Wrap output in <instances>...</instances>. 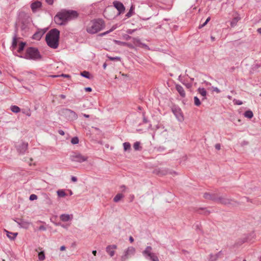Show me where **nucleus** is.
Returning <instances> with one entry per match:
<instances>
[{
  "label": "nucleus",
  "mask_w": 261,
  "mask_h": 261,
  "mask_svg": "<svg viewBox=\"0 0 261 261\" xmlns=\"http://www.w3.org/2000/svg\"><path fill=\"white\" fill-rule=\"evenodd\" d=\"M110 33V31H106V32H103V33H102L100 34H99V36H105V35H106L108 34H109V33Z\"/></svg>",
  "instance_id": "46"
},
{
  "label": "nucleus",
  "mask_w": 261,
  "mask_h": 261,
  "mask_svg": "<svg viewBox=\"0 0 261 261\" xmlns=\"http://www.w3.org/2000/svg\"><path fill=\"white\" fill-rule=\"evenodd\" d=\"M123 197V195L121 193L117 194L114 198L113 201L115 202H118L120 199Z\"/></svg>",
  "instance_id": "29"
},
{
  "label": "nucleus",
  "mask_w": 261,
  "mask_h": 261,
  "mask_svg": "<svg viewBox=\"0 0 261 261\" xmlns=\"http://www.w3.org/2000/svg\"><path fill=\"white\" fill-rule=\"evenodd\" d=\"M37 199V196L35 194H31L29 197V199L31 201L36 200Z\"/></svg>",
  "instance_id": "43"
},
{
  "label": "nucleus",
  "mask_w": 261,
  "mask_h": 261,
  "mask_svg": "<svg viewBox=\"0 0 261 261\" xmlns=\"http://www.w3.org/2000/svg\"><path fill=\"white\" fill-rule=\"evenodd\" d=\"M194 211L200 214H203L205 216H207L210 214V212L208 210H206L205 208L203 207L195 208Z\"/></svg>",
  "instance_id": "17"
},
{
  "label": "nucleus",
  "mask_w": 261,
  "mask_h": 261,
  "mask_svg": "<svg viewBox=\"0 0 261 261\" xmlns=\"http://www.w3.org/2000/svg\"><path fill=\"white\" fill-rule=\"evenodd\" d=\"M65 248H66L65 246H62L60 247V250H61V251H64V250H65Z\"/></svg>",
  "instance_id": "57"
},
{
  "label": "nucleus",
  "mask_w": 261,
  "mask_h": 261,
  "mask_svg": "<svg viewBox=\"0 0 261 261\" xmlns=\"http://www.w3.org/2000/svg\"><path fill=\"white\" fill-rule=\"evenodd\" d=\"M213 91L216 92L217 93L220 92V90L217 87H213Z\"/></svg>",
  "instance_id": "48"
},
{
  "label": "nucleus",
  "mask_w": 261,
  "mask_h": 261,
  "mask_svg": "<svg viewBox=\"0 0 261 261\" xmlns=\"http://www.w3.org/2000/svg\"><path fill=\"white\" fill-rule=\"evenodd\" d=\"M28 19V18L27 16L25 15V14L21 13L19 14L17 23H21L22 24L21 27V29L22 30L25 28L24 25L27 23Z\"/></svg>",
  "instance_id": "11"
},
{
  "label": "nucleus",
  "mask_w": 261,
  "mask_h": 261,
  "mask_svg": "<svg viewBox=\"0 0 261 261\" xmlns=\"http://www.w3.org/2000/svg\"><path fill=\"white\" fill-rule=\"evenodd\" d=\"M244 115L245 117L251 119L253 117V114L251 110H247L245 112Z\"/></svg>",
  "instance_id": "28"
},
{
  "label": "nucleus",
  "mask_w": 261,
  "mask_h": 261,
  "mask_svg": "<svg viewBox=\"0 0 261 261\" xmlns=\"http://www.w3.org/2000/svg\"><path fill=\"white\" fill-rule=\"evenodd\" d=\"M85 90L86 92H91L92 91V88L91 87H86L85 88Z\"/></svg>",
  "instance_id": "54"
},
{
  "label": "nucleus",
  "mask_w": 261,
  "mask_h": 261,
  "mask_svg": "<svg viewBox=\"0 0 261 261\" xmlns=\"http://www.w3.org/2000/svg\"><path fill=\"white\" fill-rule=\"evenodd\" d=\"M114 42L115 43V44H117V45H121V46H127L130 48H134V47L133 46V45L131 43H127V42H122V41H119V40H114Z\"/></svg>",
  "instance_id": "19"
},
{
  "label": "nucleus",
  "mask_w": 261,
  "mask_h": 261,
  "mask_svg": "<svg viewBox=\"0 0 261 261\" xmlns=\"http://www.w3.org/2000/svg\"><path fill=\"white\" fill-rule=\"evenodd\" d=\"M114 7L118 11L119 14L124 13L125 7L123 4L117 1H115L113 3Z\"/></svg>",
  "instance_id": "12"
},
{
  "label": "nucleus",
  "mask_w": 261,
  "mask_h": 261,
  "mask_svg": "<svg viewBox=\"0 0 261 261\" xmlns=\"http://www.w3.org/2000/svg\"><path fill=\"white\" fill-rule=\"evenodd\" d=\"M58 133H59V134L60 135H62V136H64V135H65V133H64V132L63 130H62V129H59V130H58Z\"/></svg>",
  "instance_id": "49"
},
{
  "label": "nucleus",
  "mask_w": 261,
  "mask_h": 261,
  "mask_svg": "<svg viewBox=\"0 0 261 261\" xmlns=\"http://www.w3.org/2000/svg\"><path fill=\"white\" fill-rule=\"evenodd\" d=\"M18 43V37H17V28L16 27V30L15 31L14 35L13 37V40L12 42V45L11 46V49L12 51H14L16 49Z\"/></svg>",
  "instance_id": "13"
},
{
  "label": "nucleus",
  "mask_w": 261,
  "mask_h": 261,
  "mask_svg": "<svg viewBox=\"0 0 261 261\" xmlns=\"http://www.w3.org/2000/svg\"><path fill=\"white\" fill-rule=\"evenodd\" d=\"M257 32L258 33H259V34L261 35V28H258L257 30Z\"/></svg>",
  "instance_id": "62"
},
{
  "label": "nucleus",
  "mask_w": 261,
  "mask_h": 261,
  "mask_svg": "<svg viewBox=\"0 0 261 261\" xmlns=\"http://www.w3.org/2000/svg\"><path fill=\"white\" fill-rule=\"evenodd\" d=\"M134 31H135V30H128L127 31V32L128 34H132Z\"/></svg>",
  "instance_id": "59"
},
{
  "label": "nucleus",
  "mask_w": 261,
  "mask_h": 261,
  "mask_svg": "<svg viewBox=\"0 0 261 261\" xmlns=\"http://www.w3.org/2000/svg\"><path fill=\"white\" fill-rule=\"evenodd\" d=\"M135 252V249L133 247H128L124 252V254L122 256V260L124 261L127 259L129 255H133Z\"/></svg>",
  "instance_id": "10"
},
{
  "label": "nucleus",
  "mask_w": 261,
  "mask_h": 261,
  "mask_svg": "<svg viewBox=\"0 0 261 261\" xmlns=\"http://www.w3.org/2000/svg\"><path fill=\"white\" fill-rule=\"evenodd\" d=\"M57 194L59 197H64L66 195L65 191L63 190H60L57 191Z\"/></svg>",
  "instance_id": "39"
},
{
  "label": "nucleus",
  "mask_w": 261,
  "mask_h": 261,
  "mask_svg": "<svg viewBox=\"0 0 261 261\" xmlns=\"http://www.w3.org/2000/svg\"><path fill=\"white\" fill-rule=\"evenodd\" d=\"M233 102L234 105H241L243 104V102L242 101H241L240 100L236 99H233Z\"/></svg>",
  "instance_id": "44"
},
{
  "label": "nucleus",
  "mask_w": 261,
  "mask_h": 261,
  "mask_svg": "<svg viewBox=\"0 0 261 261\" xmlns=\"http://www.w3.org/2000/svg\"><path fill=\"white\" fill-rule=\"evenodd\" d=\"M220 148H221V146H220V144H216L215 145V148L217 149V150H220Z\"/></svg>",
  "instance_id": "51"
},
{
  "label": "nucleus",
  "mask_w": 261,
  "mask_h": 261,
  "mask_svg": "<svg viewBox=\"0 0 261 261\" xmlns=\"http://www.w3.org/2000/svg\"><path fill=\"white\" fill-rule=\"evenodd\" d=\"M25 45H26V43L25 42H20L19 43V44L18 48L17 51L18 53H21L23 50Z\"/></svg>",
  "instance_id": "27"
},
{
  "label": "nucleus",
  "mask_w": 261,
  "mask_h": 261,
  "mask_svg": "<svg viewBox=\"0 0 261 261\" xmlns=\"http://www.w3.org/2000/svg\"><path fill=\"white\" fill-rule=\"evenodd\" d=\"M60 97L62 98V99H65L66 98V96L64 94H61L60 95Z\"/></svg>",
  "instance_id": "60"
},
{
  "label": "nucleus",
  "mask_w": 261,
  "mask_h": 261,
  "mask_svg": "<svg viewBox=\"0 0 261 261\" xmlns=\"http://www.w3.org/2000/svg\"><path fill=\"white\" fill-rule=\"evenodd\" d=\"M203 197L208 200H211L217 202L218 196L215 194H210L208 193H205L203 195Z\"/></svg>",
  "instance_id": "15"
},
{
  "label": "nucleus",
  "mask_w": 261,
  "mask_h": 261,
  "mask_svg": "<svg viewBox=\"0 0 261 261\" xmlns=\"http://www.w3.org/2000/svg\"><path fill=\"white\" fill-rule=\"evenodd\" d=\"M152 248L151 246H147L145 250L142 252V254L145 258L150 261H160L157 255L152 252Z\"/></svg>",
  "instance_id": "5"
},
{
  "label": "nucleus",
  "mask_w": 261,
  "mask_h": 261,
  "mask_svg": "<svg viewBox=\"0 0 261 261\" xmlns=\"http://www.w3.org/2000/svg\"><path fill=\"white\" fill-rule=\"evenodd\" d=\"M42 6V3L39 1H36L32 3L31 8L33 12L37 11L38 9L40 8Z\"/></svg>",
  "instance_id": "14"
},
{
  "label": "nucleus",
  "mask_w": 261,
  "mask_h": 261,
  "mask_svg": "<svg viewBox=\"0 0 261 261\" xmlns=\"http://www.w3.org/2000/svg\"><path fill=\"white\" fill-rule=\"evenodd\" d=\"M116 248L117 246L115 245H109L107 247L106 251L111 257H112L115 254V251L114 250Z\"/></svg>",
  "instance_id": "16"
},
{
  "label": "nucleus",
  "mask_w": 261,
  "mask_h": 261,
  "mask_svg": "<svg viewBox=\"0 0 261 261\" xmlns=\"http://www.w3.org/2000/svg\"><path fill=\"white\" fill-rule=\"evenodd\" d=\"M15 147L17 152L19 154H23L28 149V143L22 141H20L16 144Z\"/></svg>",
  "instance_id": "8"
},
{
  "label": "nucleus",
  "mask_w": 261,
  "mask_h": 261,
  "mask_svg": "<svg viewBox=\"0 0 261 261\" xmlns=\"http://www.w3.org/2000/svg\"><path fill=\"white\" fill-rule=\"evenodd\" d=\"M211 20V17H208L206 19V20L204 22H203L202 24H200L199 25V29H201L203 27H204L209 21L210 20Z\"/></svg>",
  "instance_id": "41"
},
{
  "label": "nucleus",
  "mask_w": 261,
  "mask_h": 261,
  "mask_svg": "<svg viewBox=\"0 0 261 261\" xmlns=\"http://www.w3.org/2000/svg\"><path fill=\"white\" fill-rule=\"evenodd\" d=\"M143 122L145 123H147V122H148L147 119L145 117L144 113L143 114Z\"/></svg>",
  "instance_id": "55"
},
{
  "label": "nucleus",
  "mask_w": 261,
  "mask_h": 261,
  "mask_svg": "<svg viewBox=\"0 0 261 261\" xmlns=\"http://www.w3.org/2000/svg\"><path fill=\"white\" fill-rule=\"evenodd\" d=\"M71 180L73 182H76L77 180V178L75 176H71Z\"/></svg>",
  "instance_id": "53"
},
{
  "label": "nucleus",
  "mask_w": 261,
  "mask_h": 261,
  "mask_svg": "<svg viewBox=\"0 0 261 261\" xmlns=\"http://www.w3.org/2000/svg\"><path fill=\"white\" fill-rule=\"evenodd\" d=\"M83 115L84 117H86V118H89L90 116L88 114H83Z\"/></svg>",
  "instance_id": "63"
},
{
  "label": "nucleus",
  "mask_w": 261,
  "mask_h": 261,
  "mask_svg": "<svg viewBox=\"0 0 261 261\" xmlns=\"http://www.w3.org/2000/svg\"><path fill=\"white\" fill-rule=\"evenodd\" d=\"M16 222L18 223V224L21 227H23V228H28L30 223L29 222H25V221H24L23 220H20L19 221H16Z\"/></svg>",
  "instance_id": "23"
},
{
  "label": "nucleus",
  "mask_w": 261,
  "mask_h": 261,
  "mask_svg": "<svg viewBox=\"0 0 261 261\" xmlns=\"http://www.w3.org/2000/svg\"><path fill=\"white\" fill-rule=\"evenodd\" d=\"M41 35H40V32H37L35 33L33 35V39L36 40H39L41 38Z\"/></svg>",
  "instance_id": "40"
},
{
  "label": "nucleus",
  "mask_w": 261,
  "mask_h": 261,
  "mask_svg": "<svg viewBox=\"0 0 261 261\" xmlns=\"http://www.w3.org/2000/svg\"><path fill=\"white\" fill-rule=\"evenodd\" d=\"M180 76H179V80L180 81L188 88L190 89L192 87V84L191 83L186 82L185 81H182L180 80Z\"/></svg>",
  "instance_id": "32"
},
{
  "label": "nucleus",
  "mask_w": 261,
  "mask_h": 261,
  "mask_svg": "<svg viewBox=\"0 0 261 261\" xmlns=\"http://www.w3.org/2000/svg\"><path fill=\"white\" fill-rule=\"evenodd\" d=\"M45 253L44 251H40L38 253V258L40 260H43L45 259Z\"/></svg>",
  "instance_id": "36"
},
{
  "label": "nucleus",
  "mask_w": 261,
  "mask_h": 261,
  "mask_svg": "<svg viewBox=\"0 0 261 261\" xmlns=\"http://www.w3.org/2000/svg\"><path fill=\"white\" fill-rule=\"evenodd\" d=\"M131 38H132V37H131V36H129V35H126V37H125V39H126V40H129V39H131Z\"/></svg>",
  "instance_id": "61"
},
{
  "label": "nucleus",
  "mask_w": 261,
  "mask_h": 261,
  "mask_svg": "<svg viewBox=\"0 0 261 261\" xmlns=\"http://www.w3.org/2000/svg\"><path fill=\"white\" fill-rule=\"evenodd\" d=\"M107 66V63H105L103 64V66H103V69H106V68Z\"/></svg>",
  "instance_id": "64"
},
{
  "label": "nucleus",
  "mask_w": 261,
  "mask_h": 261,
  "mask_svg": "<svg viewBox=\"0 0 261 261\" xmlns=\"http://www.w3.org/2000/svg\"><path fill=\"white\" fill-rule=\"evenodd\" d=\"M241 19V17L238 15L237 16L234 17L230 22V25L231 27H235L237 22Z\"/></svg>",
  "instance_id": "22"
},
{
  "label": "nucleus",
  "mask_w": 261,
  "mask_h": 261,
  "mask_svg": "<svg viewBox=\"0 0 261 261\" xmlns=\"http://www.w3.org/2000/svg\"><path fill=\"white\" fill-rule=\"evenodd\" d=\"M172 110V112L174 113V114L175 115L176 118L179 120H181L183 119L182 116L181 115V110L179 108H173Z\"/></svg>",
  "instance_id": "18"
},
{
  "label": "nucleus",
  "mask_w": 261,
  "mask_h": 261,
  "mask_svg": "<svg viewBox=\"0 0 261 261\" xmlns=\"http://www.w3.org/2000/svg\"><path fill=\"white\" fill-rule=\"evenodd\" d=\"M58 76H62L65 77H70V75L69 74H62L59 75H54V77H58Z\"/></svg>",
  "instance_id": "45"
},
{
  "label": "nucleus",
  "mask_w": 261,
  "mask_h": 261,
  "mask_svg": "<svg viewBox=\"0 0 261 261\" xmlns=\"http://www.w3.org/2000/svg\"><path fill=\"white\" fill-rule=\"evenodd\" d=\"M7 236L11 240H14L17 235V233H13L9 232L8 230H6Z\"/></svg>",
  "instance_id": "24"
},
{
  "label": "nucleus",
  "mask_w": 261,
  "mask_h": 261,
  "mask_svg": "<svg viewBox=\"0 0 261 261\" xmlns=\"http://www.w3.org/2000/svg\"><path fill=\"white\" fill-rule=\"evenodd\" d=\"M133 147L135 150H140L142 149V147L140 145V142H136L134 145Z\"/></svg>",
  "instance_id": "31"
},
{
  "label": "nucleus",
  "mask_w": 261,
  "mask_h": 261,
  "mask_svg": "<svg viewBox=\"0 0 261 261\" xmlns=\"http://www.w3.org/2000/svg\"><path fill=\"white\" fill-rule=\"evenodd\" d=\"M78 15L76 11L63 10L56 14L55 21L58 24L63 25L66 21L77 18Z\"/></svg>",
  "instance_id": "1"
},
{
  "label": "nucleus",
  "mask_w": 261,
  "mask_h": 261,
  "mask_svg": "<svg viewBox=\"0 0 261 261\" xmlns=\"http://www.w3.org/2000/svg\"><path fill=\"white\" fill-rule=\"evenodd\" d=\"M131 15H132V14H131V12H130V11H129V12H128V13L126 14V16H127V17H130V16H131Z\"/></svg>",
  "instance_id": "58"
},
{
  "label": "nucleus",
  "mask_w": 261,
  "mask_h": 261,
  "mask_svg": "<svg viewBox=\"0 0 261 261\" xmlns=\"http://www.w3.org/2000/svg\"><path fill=\"white\" fill-rule=\"evenodd\" d=\"M60 31L57 29L50 30L46 35L45 40L48 46L56 49L59 46Z\"/></svg>",
  "instance_id": "2"
},
{
  "label": "nucleus",
  "mask_w": 261,
  "mask_h": 261,
  "mask_svg": "<svg viewBox=\"0 0 261 261\" xmlns=\"http://www.w3.org/2000/svg\"><path fill=\"white\" fill-rule=\"evenodd\" d=\"M108 58L111 61H120L121 59V58L119 57H112L108 56Z\"/></svg>",
  "instance_id": "42"
},
{
  "label": "nucleus",
  "mask_w": 261,
  "mask_h": 261,
  "mask_svg": "<svg viewBox=\"0 0 261 261\" xmlns=\"http://www.w3.org/2000/svg\"><path fill=\"white\" fill-rule=\"evenodd\" d=\"M133 43L136 45L139 46H142L144 47H147V46L146 44L141 43L140 39H139L138 38H134L133 39Z\"/></svg>",
  "instance_id": "26"
},
{
  "label": "nucleus",
  "mask_w": 261,
  "mask_h": 261,
  "mask_svg": "<svg viewBox=\"0 0 261 261\" xmlns=\"http://www.w3.org/2000/svg\"><path fill=\"white\" fill-rule=\"evenodd\" d=\"M88 158L81 153L74 152L70 156V159L72 162L82 163L87 160Z\"/></svg>",
  "instance_id": "9"
},
{
  "label": "nucleus",
  "mask_w": 261,
  "mask_h": 261,
  "mask_svg": "<svg viewBox=\"0 0 261 261\" xmlns=\"http://www.w3.org/2000/svg\"><path fill=\"white\" fill-rule=\"evenodd\" d=\"M124 151L129 150L130 149V144L129 142H124L123 144Z\"/></svg>",
  "instance_id": "34"
},
{
  "label": "nucleus",
  "mask_w": 261,
  "mask_h": 261,
  "mask_svg": "<svg viewBox=\"0 0 261 261\" xmlns=\"http://www.w3.org/2000/svg\"><path fill=\"white\" fill-rule=\"evenodd\" d=\"M46 3L49 5H52L54 3V0H45Z\"/></svg>",
  "instance_id": "52"
},
{
  "label": "nucleus",
  "mask_w": 261,
  "mask_h": 261,
  "mask_svg": "<svg viewBox=\"0 0 261 261\" xmlns=\"http://www.w3.org/2000/svg\"><path fill=\"white\" fill-rule=\"evenodd\" d=\"M129 241L131 243H132V242H134V238H133V237H132V236L129 237Z\"/></svg>",
  "instance_id": "56"
},
{
  "label": "nucleus",
  "mask_w": 261,
  "mask_h": 261,
  "mask_svg": "<svg viewBox=\"0 0 261 261\" xmlns=\"http://www.w3.org/2000/svg\"><path fill=\"white\" fill-rule=\"evenodd\" d=\"M61 115L69 121H73L77 119V115L73 111L69 109H62L60 111Z\"/></svg>",
  "instance_id": "6"
},
{
  "label": "nucleus",
  "mask_w": 261,
  "mask_h": 261,
  "mask_svg": "<svg viewBox=\"0 0 261 261\" xmlns=\"http://www.w3.org/2000/svg\"><path fill=\"white\" fill-rule=\"evenodd\" d=\"M198 92L199 94H201V96H203L202 100H204V99H206V96L207 94V92L204 88H199L198 89Z\"/></svg>",
  "instance_id": "21"
},
{
  "label": "nucleus",
  "mask_w": 261,
  "mask_h": 261,
  "mask_svg": "<svg viewBox=\"0 0 261 261\" xmlns=\"http://www.w3.org/2000/svg\"><path fill=\"white\" fill-rule=\"evenodd\" d=\"M21 58H24L28 60H38L42 58L37 48L30 47L26 49L25 54L24 56H20Z\"/></svg>",
  "instance_id": "4"
},
{
  "label": "nucleus",
  "mask_w": 261,
  "mask_h": 261,
  "mask_svg": "<svg viewBox=\"0 0 261 261\" xmlns=\"http://www.w3.org/2000/svg\"><path fill=\"white\" fill-rule=\"evenodd\" d=\"M217 202L224 205H236L238 204L237 201L228 198L226 196H218Z\"/></svg>",
  "instance_id": "7"
},
{
  "label": "nucleus",
  "mask_w": 261,
  "mask_h": 261,
  "mask_svg": "<svg viewBox=\"0 0 261 261\" xmlns=\"http://www.w3.org/2000/svg\"><path fill=\"white\" fill-rule=\"evenodd\" d=\"M194 104L196 106H199L201 105V102L199 99L197 97L195 96L194 97Z\"/></svg>",
  "instance_id": "37"
},
{
  "label": "nucleus",
  "mask_w": 261,
  "mask_h": 261,
  "mask_svg": "<svg viewBox=\"0 0 261 261\" xmlns=\"http://www.w3.org/2000/svg\"><path fill=\"white\" fill-rule=\"evenodd\" d=\"M39 229L40 230H46V228L43 225H41V226H39Z\"/></svg>",
  "instance_id": "50"
},
{
  "label": "nucleus",
  "mask_w": 261,
  "mask_h": 261,
  "mask_svg": "<svg viewBox=\"0 0 261 261\" xmlns=\"http://www.w3.org/2000/svg\"><path fill=\"white\" fill-rule=\"evenodd\" d=\"M60 219L63 222H67L71 219V218L69 214H62L60 216Z\"/></svg>",
  "instance_id": "25"
},
{
  "label": "nucleus",
  "mask_w": 261,
  "mask_h": 261,
  "mask_svg": "<svg viewBox=\"0 0 261 261\" xmlns=\"http://www.w3.org/2000/svg\"><path fill=\"white\" fill-rule=\"evenodd\" d=\"M10 110L15 113H18L20 111V109L17 106H12L10 108Z\"/></svg>",
  "instance_id": "30"
},
{
  "label": "nucleus",
  "mask_w": 261,
  "mask_h": 261,
  "mask_svg": "<svg viewBox=\"0 0 261 261\" xmlns=\"http://www.w3.org/2000/svg\"><path fill=\"white\" fill-rule=\"evenodd\" d=\"M117 28V25H114L111 29H110L109 31H110V33L113 31L114 30H115Z\"/></svg>",
  "instance_id": "47"
},
{
  "label": "nucleus",
  "mask_w": 261,
  "mask_h": 261,
  "mask_svg": "<svg viewBox=\"0 0 261 261\" xmlns=\"http://www.w3.org/2000/svg\"><path fill=\"white\" fill-rule=\"evenodd\" d=\"M105 26V21L102 19H94L91 21V23L87 27V31L91 34H95L102 30Z\"/></svg>",
  "instance_id": "3"
},
{
  "label": "nucleus",
  "mask_w": 261,
  "mask_h": 261,
  "mask_svg": "<svg viewBox=\"0 0 261 261\" xmlns=\"http://www.w3.org/2000/svg\"><path fill=\"white\" fill-rule=\"evenodd\" d=\"M81 75L86 79H90V73L88 71H84L81 73Z\"/></svg>",
  "instance_id": "35"
},
{
  "label": "nucleus",
  "mask_w": 261,
  "mask_h": 261,
  "mask_svg": "<svg viewBox=\"0 0 261 261\" xmlns=\"http://www.w3.org/2000/svg\"><path fill=\"white\" fill-rule=\"evenodd\" d=\"M175 89L177 91V92H178V93L179 94L180 96L184 98L186 96V93H185V91L183 88V87L179 85V84H176L175 85Z\"/></svg>",
  "instance_id": "20"
},
{
  "label": "nucleus",
  "mask_w": 261,
  "mask_h": 261,
  "mask_svg": "<svg viewBox=\"0 0 261 261\" xmlns=\"http://www.w3.org/2000/svg\"><path fill=\"white\" fill-rule=\"evenodd\" d=\"M220 253H221V251H220L218 253H217L215 255H213V254H211L210 255V261H216L217 259V258H218L219 254Z\"/></svg>",
  "instance_id": "33"
},
{
  "label": "nucleus",
  "mask_w": 261,
  "mask_h": 261,
  "mask_svg": "<svg viewBox=\"0 0 261 261\" xmlns=\"http://www.w3.org/2000/svg\"><path fill=\"white\" fill-rule=\"evenodd\" d=\"M79 139L78 138V137H73L71 140V143L72 144H78L79 143Z\"/></svg>",
  "instance_id": "38"
}]
</instances>
